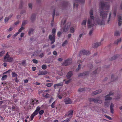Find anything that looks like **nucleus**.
Wrapping results in <instances>:
<instances>
[{"instance_id": "1", "label": "nucleus", "mask_w": 122, "mask_h": 122, "mask_svg": "<svg viewBox=\"0 0 122 122\" xmlns=\"http://www.w3.org/2000/svg\"><path fill=\"white\" fill-rule=\"evenodd\" d=\"M110 6L109 3H104L102 1L100 2L99 10L100 11V16L102 18H95L93 16V10H91L89 12L90 16L87 21L88 27L90 28L94 26H96V24L95 23V22L99 25H101L104 24L105 20L107 17L108 13L107 10H109Z\"/></svg>"}, {"instance_id": "2", "label": "nucleus", "mask_w": 122, "mask_h": 122, "mask_svg": "<svg viewBox=\"0 0 122 122\" xmlns=\"http://www.w3.org/2000/svg\"><path fill=\"white\" fill-rule=\"evenodd\" d=\"M99 98V97H97L95 98H90L89 99V100L90 102H94L97 104H101L102 103V101L100 100Z\"/></svg>"}, {"instance_id": "3", "label": "nucleus", "mask_w": 122, "mask_h": 122, "mask_svg": "<svg viewBox=\"0 0 122 122\" xmlns=\"http://www.w3.org/2000/svg\"><path fill=\"white\" fill-rule=\"evenodd\" d=\"M90 53V52L89 51L83 49L80 51L79 53L78 56H80L82 55H89Z\"/></svg>"}, {"instance_id": "4", "label": "nucleus", "mask_w": 122, "mask_h": 122, "mask_svg": "<svg viewBox=\"0 0 122 122\" xmlns=\"http://www.w3.org/2000/svg\"><path fill=\"white\" fill-rule=\"evenodd\" d=\"M4 59L5 61L9 62H12L13 60V58L10 57L9 55L7 53L5 56L4 57Z\"/></svg>"}, {"instance_id": "5", "label": "nucleus", "mask_w": 122, "mask_h": 122, "mask_svg": "<svg viewBox=\"0 0 122 122\" xmlns=\"http://www.w3.org/2000/svg\"><path fill=\"white\" fill-rule=\"evenodd\" d=\"M40 107H37L36 110L34 112L33 114L31 115L30 117L31 120H32L34 117L38 113V112L40 111Z\"/></svg>"}, {"instance_id": "6", "label": "nucleus", "mask_w": 122, "mask_h": 122, "mask_svg": "<svg viewBox=\"0 0 122 122\" xmlns=\"http://www.w3.org/2000/svg\"><path fill=\"white\" fill-rule=\"evenodd\" d=\"M71 62L72 61L71 59H68L64 62L62 65L66 66L71 64Z\"/></svg>"}, {"instance_id": "7", "label": "nucleus", "mask_w": 122, "mask_h": 122, "mask_svg": "<svg viewBox=\"0 0 122 122\" xmlns=\"http://www.w3.org/2000/svg\"><path fill=\"white\" fill-rule=\"evenodd\" d=\"M113 94L114 92H110L109 93L108 95H106L105 97V100L107 101L112 99V98L111 97H109V96L112 95Z\"/></svg>"}, {"instance_id": "8", "label": "nucleus", "mask_w": 122, "mask_h": 122, "mask_svg": "<svg viewBox=\"0 0 122 122\" xmlns=\"http://www.w3.org/2000/svg\"><path fill=\"white\" fill-rule=\"evenodd\" d=\"M71 25V23L70 22H68L66 25L63 29V32H66L67 31Z\"/></svg>"}, {"instance_id": "9", "label": "nucleus", "mask_w": 122, "mask_h": 122, "mask_svg": "<svg viewBox=\"0 0 122 122\" xmlns=\"http://www.w3.org/2000/svg\"><path fill=\"white\" fill-rule=\"evenodd\" d=\"M49 37L50 40L52 41L51 44L53 43L55 41V35L53 34V36L52 35H50Z\"/></svg>"}, {"instance_id": "10", "label": "nucleus", "mask_w": 122, "mask_h": 122, "mask_svg": "<svg viewBox=\"0 0 122 122\" xmlns=\"http://www.w3.org/2000/svg\"><path fill=\"white\" fill-rule=\"evenodd\" d=\"M64 101L66 104H70L72 103L71 100L68 97L65 98L64 100Z\"/></svg>"}, {"instance_id": "11", "label": "nucleus", "mask_w": 122, "mask_h": 122, "mask_svg": "<svg viewBox=\"0 0 122 122\" xmlns=\"http://www.w3.org/2000/svg\"><path fill=\"white\" fill-rule=\"evenodd\" d=\"M63 85V83L61 82L58 84L54 85V87L55 89L57 88H59V86H61Z\"/></svg>"}, {"instance_id": "12", "label": "nucleus", "mask_w": 122, "mask_h": 122, "mask_svg": "<svg viewBox=\"0 0 122 122\" xmlns=\"http://www.w3.org/2000/svg\"><path fill=\"white\" fill-rule=\"evenodd\" d=\"M118 25L119 26L121 25L122 24V17L121 16H119L118 15Z\"/></svg>"}, {"instance_id": "13", "label": "nucleus", "mask_w": 122, "mask_h": 122, "mask_svg": "<svg viewBox=\"0 0 122 122\" xmlns=\"http://www.w3.org/2000/svg\"><path fill=\"white\" fill-rule=\"evenodd\" d=\"M89 72L87 71L83 73H81L79 74L78 75L79 76H85L87 75L89 73Z\"/></svg>"}, {"instance_id": "14", "label": "nucleus", "mask_w": 122, "mask_h": 122, "mask_svg": "<svg viewBox=\"0 0 122 122\" xmlns=\"http://www.w3.org/2000/svg\"><path fill=\"white\" fill-rule=\"evenodd\" d=\"M101 45V42L96 43L93 45L92 47L94 48H96Z\"/></svg>"}, {"instance_id": "15", "label": "nucleus", "mask_w": 122, "mask_h": 122, "mask_svg": "<svg viewBox=\"0 0 122 122\" xmlns=\"http://www.w3.org/2000/svg\"><path fill=\"white\" fill-rule=\"evenodd\" d=\"M73 113V111H69L67 114L65 115L66 116H68V117H71V116L72 115Z\"/></svg>"}, {"instance_id": "16", "label": "nucleus", "mask_w": 122, "mask_h": 122, "mask_svg": "<svg viewBox=\"0 0 122 122\" xmlns=\"http://www.w3.org/2000/svg\"><path fill=\"white\" fill-rule=\"evenodd\" d=\"M47 73V72L46 71H39L38 75H46V74Z\"/></svg>"}, {"instance_id": "17", "label": "nucleus", "mask_w": 122, "mask_h": 122, "mask_svg": "<svg viewBox=\"0 0 122 122\" xmlns=\"http://www.w3.org/2000/svg\"><path fill=\"white\" fill-rule=\"evenodd\" d=\"M102 92V90L101 89L98 90L94 91L92 94V95H96L97 94L100 93Z\"/></svg>"}, {"instance_id": "18", "label": "nucleus", "mask_w": 122, "mask_h": 122, "mask_svg": "<svg viewBox=\"0 0 122 122\" xmlns=\"http://www.w3.org/2000/svg\"><path fill=\"white\" fill-rule=\"evenodd\" d=\"M114 105L112 103H111L110 106V111L112 113H114Z\"/></svg>"}, {"instance_id": "19", "label": "nucleus", "mask_w": 122, "mask_h": 122, "mask_svg": "<svg viewBox=\"0 0 122 122\" xmlns=\"http://www.w3.org/2000/svg\"><path fill=\"white\" fill-rule=\"evenodd\" d=\"M120 55H117L114 56H113L110 59V61H112L115 60L116 59L117 57L119 56Z\"/></svg>"}, {"instance_id": "20", "label": "nucleus", "mask_w": 122, "mask_h": 122, "mask_svg": "<svg viewBox=\"0 0 122 122\" xmlns=\"http://www.w3.org/2000/svg\"><path fill=\"white\" fill-rule=\"evenodd\" d=\"M89 91L90 90L88 88H81L79 89H78V91L79 92H82L85 91Z\"/></svg>"}, {"instance_id": "21", "label": "nucleus", "mask_w": 122, "mask_h": 122, "mask_svg": "<svg viewBox=\"0 0 122 122\" xmlns=\"http://www.w3.org/2000/svg\"><path fill=\"white\" fill-rule=\"evenodd\" d=\"M36 15L35 14H32L31 16L30 19L33 22L35 20Z\"/></svg>"}, {"instance_id": "22", "label": "nucleus", "mask_w": 122, "mask_h": 122, "mask_svg": "<svg viewBox=\"0 0 122 122\" xmlns=\"http://www.w3.org/2000/svg\"><path fill=\"white\" fill-rule=\"evenodd\" d=\"M122 40V39L121 38L115 41L114 44L117 45L119 43H120L121 41Z\"/></svg>"}, {"instance_id": "23", "label": "nucleus", "mask_w": 122, "mask_h": 122, "mask_svg": "<svg viewBox=\"0 0 122 122\" xmlns=\"http://www.w3.org/2000/svg\"><path fill=\"white\" fill-rule=\"evenodd\" d=\"M72 74L73 73L71 71H70L68 73L67 75V78L68 79L71 76Z\"/></svg>"}, {"instance_id": "24", "label": "nucleus", "mask_w": 122, "mask_h": 122, "mask_svg": "<svg viewBox=\"0 0 122 122\" xmlns=\"http://www.w3.org/2000/svg\"><path fill=\"white\" fill-rule=\"evenodd\" d=\"M101 69V68H97V70H95V71H94L92 73V75L94 76V75H95L96 74L97 72V71H99Z\"/></svg>"}, {"instance_id": "25", "label": "nucleus", "mask_w": 122, "mask_h": 122, "mask_svg": "<svg viewBox=\"0 0 122 122\" xmlns=\"http://www.w3.org/2000/svg\"><path fill=\"white\" fill-rule=\"evenodd\" d=\"M34 29H33L31 28L28 31L29 35H30L32 33Z\"/></svg>"}, {"instance_id": "26", "label": "nucleus", "mask_w": 122, "mask_h": 122, "mask_svg": "<svg viewBox=\"0 0 122 122\" xmlns=\"http://www.w3.org/2000/svg\"><path fill=\"white\" fill-rule=\"evenodd\" d=\"M117 78H116V77L115 78V76H114V75H112L111 77V81H114L115 80L117 79Z\"/></svg>"}, {"instance_id": "27", "label": "nucleus", "mask_w": 122, "mask_h": 122, "mask_svg": "<svg viewBox=\"0 0 122 122\" xmlns=\"http://www.w3.org/2000/svg\"><path fill=\"white\" fill-rule=\"evenodd\" d=\"M12 75L13 77H15L16 78H17L18 75L16 73L14 72H12Z\"/></svg>"}, {"instance_id": "28", "label": "nucleus", "mask_w": 122, "mask_h": 122, "mask_svg": "<svg viewBox=\"0 0 122 122\" xmlns=\"http://www.w3.org/2000/svg\"><path fill=\"white\" fill-rule=\"evenodd\" d=\"M85 1V0H77V3H78L82 4L84 3Z\"/></svg>"}, {"instance_id": "29", "label": "nucleus", "mask_w": 122, "mask_h": 122, "mask_svg": "<svg viewBox=\"0 0 122 122\" xmlns=\"http://www.w3.org/2000/svg\"><path fill=\"white\" fill-rule=\"evenodd\" d=\"M120 34V33L118 31H116L115 32V35L116 36H119Z\"/></svg>"}, {"instance_id": "30", "label": "nucleus", "mask_w": 122, "mask_h": 122, "mask_svg": "<svg viewBox=\"0 0 122 122\" xmlns=\"http://www.w3.org/2000/svg\"><path fill=\"white\" fill-rule=\"evenodd\" d=\"M7 76L6 75H3L1 78V80L2 81L4 80H5L7 78Z\"/></svg>"}, {"instance_id": "31", "label": "nucleus", "mask_w": 122, "mask_h": 122, "mask_svg": "<svg viewBox=\"0 0 122 122\" xmlns=\"http://www.w3.org/2000/svg\"><path fill=\"white\" fill-rule=\"evenodd\" d=\"M9 18L8 17H5L4 19V21L5 23H7L8 21L9 20Z\"/></svg>"}, {"instance_id": "32", "label": "nucleus", "mask_w": 122, "mask_h": 122, "mask_svg": "<svg viewBox=\"0 0 122 122\" xmlns=\"http://www.w3.org/2000/svg\"><path fill=\"white\" fill-rule=\"evenodd\" d=\"M109 102L107 101L104 103L105 106L106 107H107L109 105Z\"/></svg>"}, {"instance_id": "33", "label": "nucleus", "mask_w": 122, "mask_h": 122, "mask_svg": "<svg viewBox=\"0 0 122 122\" xmlns=\"http://www.w3.org/2000/svg\"><path fill=\"white\" fill-rule=\"evenodd\" d=\"M24 29L25 28L23 26L21 25V27L19 30L18 31L20 33L21 32L22 30H24Z\"/></svg>"}, {"instance_id": "34", "label": "nucleus", "mask_w": 122, "mask_h": 122, "mask_svg": "<svg viewBox=\"0 0 122 122\" xmlns=\"http://www.w3.org/2000/svg\"><path fill=\"white\" fill-rule=\"evenodd\" d=\"M68 41L67 40H66L62 44V46H65L67 43Z\"/></svg>"}, {"instance_id": "35", "label": "nucleus", "mask_w": 122, "mask_h": 122, "mask_svg": "<svg viewBox=\"0 0 122 122\" xmlns=\"http://www.w3.org/2000/svg\"><path fill=\"white\" fill-rule=\"evenodd\" d=\"M86 20H83L81 24L83 25H85L86 24Z\"/></svg>"}, {"instance_id": "36", "label": "nucleus", "mask_w": 122, "mask_h": 122, "mask_svg": "<svg viewBox=\"0 0 122 122\" xmlns=\"http://www.w3.org/2000/svg\"><path fill=\"white\" fill-rule=\"evenodd\" d=\"M74 32V29L73 27H71L70 29V32L73 33Z\"/></svg>"}, {"instance_id": "37", "label": "nucleus", "mask_w": 122, "mask_h": 122, "mask_svg": "<svg viewBox=\"0 0 122 122\" xmlns=\"http://www.w3.org/2000/svg\"><path fill=\"white\" fill-rule=\"evenodd\" d=\"M53 85V83H47L46 84V86L48 87H51Z\"/></svg>"}, {"instance_id": "38", "label": "nucleus", "mask_w": 122, "mask_h": 122, "mask_svg": "<svg viewBox=\"0 0 122 122\" xmlns=\"http://www.w3.org/2000/svg\"><path fill=\"white\" fill-rule=\"evenodd\" d=\"M5 53V51H3L0 52V57L2 56Z\"/></svg>"}, {"instance_id": "39", "label": "nucleus", "mask_w": 122, "mask_h": 122, "mask_svg": "<svg viewBox=\"0 0 122 122\" xmlns=\"http://www.w3.org/2000/svg\"><path fill=\"white\" fill-rule=\"evenodd\" d=\"M27 21H23L22 26H24L25 25L27 24Z\"/></svg>"}, {"instance_id": "40", "label": "nucleus", "mask_w": 122, "mask_h": 122, "mask_svg": "<svg viewBox=\"0 0 122 122\" xmlns=\"http://www.w3.org/2000/svg\"><path fill=\"white\" fill-rule=\"evenodd\" d=\"M38 102V100H36V99H35L34 100H33L31 104H32L33 105V103H36L37 104V102Z\"/></svg>"}, {"instance_id": "41", "label": "nucleus", "mask_w": 122, "mask_h": 122, "mask_svg": "<svg viewBox=\"0 0 122 122\" xmlns=\"http://www.w3.org/2000/svg\"><path fill=\"white\" fill-rule=\"evenodd\" d=\"M28 6L29 8L31 9H32V4L31 3H30L28 4Z\"/></svg>"}, {"instance_id": "42", "label": "nucleus", "mask_w": 122, "mask_h": 122, "mask_svg": "<svg viewBox=\"0 0 122 122\" xmlns=\"http://www.w3.org/2000/svg\"><path fill=\"white\" fill-rule=\"evenodd\" d=\"M104 116L107 119H108L109 120H112V118H111L110 116H107L106 115H104Z\"/></svg>"}, {"instance_id": "43", "label": "nucleus", "mask_w": 122, "mask_h": 122, "mask_svg": "<svg viewBox=\"0 0 122 122\" xmlns=\"http://www.w3.org/2000/svg\"><path fill=\"white\" fill-rule=\"evenodd\" d=\"M70 120V118H67L65 120L63 121L62 122H69Z\"/></svg>"}, {"instance_id": "44", "label": "nucleus", "mask_w": 122, "mask_h": 122, "mask_svg": "<svg viewBox=\"0 0 122 122\" xmlns=\"http://www.w3.org/2000/svg\"><path fill=\"white\" fill-rule=\"evenodd\" d=\"M47 66L46 65H43L42 66V68L44 69L45 70Z\"/></svg>"}, {"instance_id": "45", "label": "nucleus", "mask_w": 122, "mask_h": 122, "mask_svg": "<svg viewBox=\"0 0 122 122\" xmlns=\"http://www.w3.org/2000/svg\"><path fill=\"white\" fill-rule=\"evenodd\" d=\"M44 112V111L43 110H42L39 112V113L40 115H42L43 114Z\"/></svg>"}, {"instance_id": "46", "label": "nucleus", "mask_w": 122, "mask_h": 122, "mask_svg": "<svg viewBox=\"0 0 122 122\" xmlns=\"http://www.w3.org/2000/svg\"><path fill=\"white\" fill-rule=\"evenodd\" d=\"M71 81V79H69L67 81H65V83L66 84H68L70 83Z\"/></svg>"}, {"instance_id": "47", "label": "nucleus", "mask_w": 122, "mask_h": 122, "mask_svg": "<svg viewBox=\"0 0 122 122\" xmlns=\"http://www.w3.org/2000/svg\"><path fill=\"white\" fill-rule=\"evenodd\" d=\"M55 101H54L51 105V107L52 108H54L55 107Z\"/></svg>"}, {"instance_id": "48", "label": "nucleus", "mask_w": 122, "mask_h": 122, "mask_svg": "<svg viewBox=\"0 0 122 122\" xmlns=\"http://www.w3.org/2000/svg\"><path fill=\"white\" fill-rule=\"evenodd\" d=\"M52 33H53V34H54L56 33V30L55 29H53L52 30Z\"/></svg>"}, {"instance_id": "49", "label": "nucleus", "mask_w": 122, "mask_h": 122, "mask_svg": "<svg viewBox=\"0 0 122 122\" xmlns=\"http://www.w3.org/2000/svg\"><path fill=\"white\" fill-rule=\"evenodd\" d=\"M32 61L34 63L36 64H37L38 63L37 60L36 59H33Z\"/></svg>"}, {"instance_id": "50", "label": "nucleus", "mask_w": 122, "mask_h": 122, "mask_svg": "<svg viewBox=\"0 0 122 122\" xmlns=\"http://www.w3.org/2000/svg\"><path fill=\"white\" fill-rule=\"evenodd\" d=\"M76 0H73V5L74 7H75L76 5Z\"/></svg>"}, {"instance_id": "51", "label": "nucleus", "mask_w": 122, "mask_h": 122, "mask_svg": "<svg viewBox=\"0 0 122 122\" xmlns=\"http://www.w3.org/2000/svg\"><path fill=\"white\" fill-rule=\"evenodd\" d=\"M113 14L114 16H115L116 14V9L114 10Z\"/></svg>"}, {"instance_id": "52", "label": "nucleus", "mask_w": 122, "mask_h": 122, "mask_svg": "<svg viewBox=\"0 0 122 122\" xmlns=\"http://www.w3.org/2000/svg\"><path fill=\"white\" fill-rule=\"evenodd\" d=\"M81 65L80 64L78 65V67L77 68V71L79 70L81 68Z\"/></svg>"}, {"instance_id": "53", "label": "nucleus", "mask_w": 122, "mask_h": 122, "mask_svg": "<svg viewBox=\"0 0 122 122\" xmlns=\"http://www.w3.org/2000/svg\"><path fill=\"white\" fill-rule=\"evenodd\" d=\"M111 13H110V14H109V19H108V21H107V22L108 23L109 22V21H110V18L111 17Z\"/></svg>"}, {"instance_id": "54", "label": "nucleus", "mask_w": 122, "mask_h": 122, "mask_svg": "<svg viewBox=\"0 0 122 122\" xmlns=\"http://www.w3.org/2000/svg\"><path fill=\"white\" fill-rule=\"evenodd\" d=\"M43 56H44V54L42 53H41L39 55V56L41 58L43 57Z\"/></svg>"}, {"instance_id": "55", "label": "nucleus", "mask_w": 122, "mask_h": 122, "mask_svg": "<svg viewBox=\"0 0 122 122\" xmlns=\"http://www.w3.org/2000/svg\"><path fill=\"white\" fill-rule=\"evenodd\" d=\"M24 33H21L20 34V36L21 37H22L24 36Z\"/></svg>"}, {"instance_id": "56", "label": "nucleus", "mask_w": 122, "mask_h": 122, "mask_svg": "<svg viewBox=\"0 0 122 122\" xmlns=\"http://www.w3.org/2000/svg\"><path fill=\"white\" fill-rule=\"evenodd\" d=\"M93 30H92L90 31L89 33V35H90L92 34L93 31Z\"/></svg>"}, {"instance_id": "57", "label": "nucleus", "mask_w": 122, "mask_h": 122, "mask_svg": "<svg viewBox=\"0 0 122 122\" xmlns=\"http://www.w3.org/2000/svg\"><path fill=\"white\" fill-rule=\"evenodd\" d=\"M25 61H23L22 62V64L23 66H24L25 64Z\"/></svg>"}, {"instance_id": "58", "label": "nucleus", "mask_w": 122, "mask_h": 122, "mask_svg": "<svg viewBox=\"0 0 122 122\" xmlns=\"http://www.w3.org/2000/svg\"><path fill=\"white\" fill-rule=\"evenodd\" d=\"M53 99L51 97L49 100V103H51V102H52V101H53Z\"/></svg>"}, {"instance_id": "59", "label": "nucleus", "mask_w": 122, "mask_h": 122, "mask_svg": "<svg viewBox=\"0 0 122 122\" xmlns=\"http://www.w3.org/2000/svg\"><path fill=\"white\" fill-rule=\"evenodd\" d=\"M13 29V28L12 27H11L9 29H8V31H10L11 30H12Z\"/></svg>"}, {"instance_id": "60", "label": "nucleus", "mask_w": 122, "mask_h": 122, "mask_svg": "<svg viewBox=\"0 0 122 122\" xmlns=\"http://www.w3.org/2000/svg\"><path fill=\"white\" fill-rule=\"evenodd\" d=\"M49 94L48 93H46V95L44 96L45 97L48 98L49 97Z\"/></svg>"}, {"instance_id": "61", "label": "nucleus", "mask_w": 122, "mask_h": 122, "mask_svg": "<svg viewBox=\"0 0 122 122\" xmlns=\"http://www.w3.org/2000/svg\"><path fill=\"white\" fill-rule=\"evenodd\" d=\"M53 54L54 55H57V53L56 51H54L53 52Z\"/></svg>"}, {"instance_id": "62", "label": "nucleus", "mask_w": 122, "mask_h": 122, "mask_svg": "<svg viewBox=\"0 0 122 122\" xmlns=\"http://www.w3.org/2000/svg\"><path fill=\"white\" fill-rule=\"evenodd\" d=\"M61 34V33L60 32H59L57 33V35L59 37L60 36V35Z\"/></svg>"}, {"instance_id": "63", "label": "nucleus", "mask_w": 122, "mask_h": 122, "mask_svg": "<svg viewBox=\"0 0 122 122\" xmlns=\"http://www.w3.org/2000/svg\"><path fill=\"white\" fill-rule=\"evenodd\" d=\"M19 22L20 21H18L15 22L14 24L15 25H18L19 24Z\"/></svg>"}, {"instance_id": "64", "label": "nucleus", "mask_w": 122, "mask_h": 122, "mask_svg": "<svg viewBox=\"0 0 122 122\" xmlns=\"http://www.w3.org/2000/svg\"><path fill=\"white\" fill-rule=\"evenodd\" d=\"M19 33H20L18 31L14 35V36L15 37Z\"/></svg>"}]
</instances>
